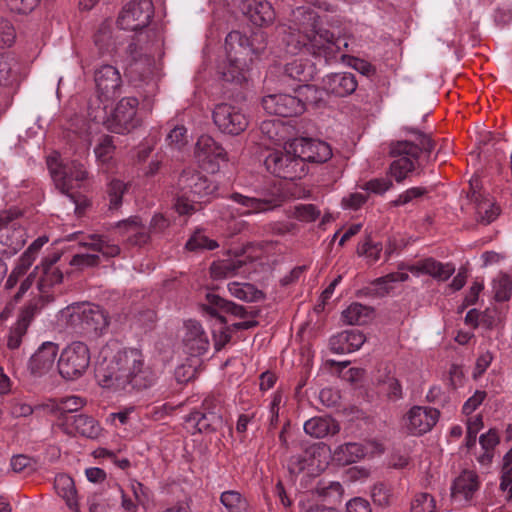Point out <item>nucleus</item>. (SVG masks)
<instances>
[{"label": "nucleus", "mask_w": 512, "mask_h": 512, "mask_svg": "<svg viewBox=\"0 0 512 512\" xmlns=\"http://www.w3.org/2000/svg\"><path fill=\"white\" fill-rule=\"evenodd\" d=\"M347 512H372L370 503L361 497H355L346 504Z\"/></svg>", "instance_id": "64"}, {"label": "nucleus", "mask_w": 512, "mask_h": 512, "mask_svg": "<svg viewBox=\"0 0 512 512\" xmlns=\"http://www.w3.org/2000/svg\"><path fill=\"white\" fill-rule=\"evenodd\" d=\"M226 3L246 15L256 26H268L275 20L274 8L267 0H226Z\"/></svg>", "instance_id": "15"}, {"label": "nucleus", "mask_w": 512, "mask_h": 512, "mask_svg": "<svg viewBox=\"0 0 512 512\" xmlns=\"http://www.w3.org/2000/svg\"><path fill=\"white\" fill-rule=\"evenodd\" d=\"M126 190L125 184L120 180H112L107 188L109 209H118L122 204V197Z\"/></svg>", "instance_id": "49"}, {"label": "nucleus", "mask_w": 512, "mask_h": 512, "mask_svg": "<svg viewBox=\"0 0 512 512\" xmlns=\"http://www.w3.org/2000/svg\"><path fill=\"white\" fill-rule=\"evenodd\" d=\"M402 131L407 135L415 136V140L391 141L389 144V155L395 160L390 164V174L396 182H403L409 173L420 166V158L423 155L429 161L432 151L435 149V141L431 133L419 128L403 126Z\"/></svg>", "instance_id": "3"}, {"label": "nucleus", "mask_w": 512, "mask_h": 512, "mask_svg": "<svg viewBox=\"0 0 512 512\" xmlns=\"http://www.w3.org/2000/svg\"><path fill=\"white\" fill-rule=\"evenodd\" d=\"M471 193L469 197L476 205V219L478 222L488 225L494 221L499 215V210L494 206V203L487 198H483L480 193L476 191L478 188V180L470 181Z\"/></svg>", "instance_id": "27"}, {"label": "nucleus", "mask_w": 512, "mask_h": 512, "mask_svg": "<svg viewBox=\"0 0 512 512\" xmlns=\"http://www.w3.org/2000/svg\"><path fill=\"white\" fill-rule=\"evenodd\" d=\"M382 249L380 242H373L368 236L363 242L358 244L357 254L366 257L368 262L372 264L380 259Z\"/></svg>", "instance_id": "42"}, {"label": "nucleus", "mask_w": 512, "mask_h": 512, "mask_svg": "<svg viewBox=\"0 0 512 512\" xmlns=\"http://www.w3.org/2000/svg\"><path fill=\"white\" fill-rule=\"evenodd\" d=\"M182 342L185 353L192 357L203 355L209 347V340L202 325L192 319L184 322Z\"/></svg>", "instance_id": "20"}, {"label": "nucleus", "mask_w": 512, "mask_h": 512, "mask_svg": "<svg viewBox=\"0 0 512 512\" xmlns=\"http://www.w3.org/2000/svg\"><path fill=\"white\" fill-rule=\"evenodd\" d=\"M371 497L374 504L381 507H387L391 503L392 492L388 485L384 483H377L372 487Z\"/></svg>", "instance_id": "51"}, {"label": "nucleus", "mask_w": 512, "mask_h": 512, "mask_svg": "<svg viewBox=\"0 0 512 512\" xmlns=\"http://www.w3.org/2000/svg\"><path fill=\"white\" fill-rule=\"evenodd\" d=\"M304 431L314 438H323L328 434L337 433L339 426L330 418L313 417L304 423Z\"/></svg>", "instance_id": "31"}, {"label": "nucleus", "mask_w": 512, "mask_h": 512, "mask_svg": "<svg viewBox=\"0 0 512 512\" xmlns=\"http://www.w3.org/2000/svg\"><path fill=\"white\" fill-rule=\"evenodd\" d=\"M294 216L299 221L312 222L320 216V210L313 204H301L295 207Z\"/></svg>", "instance_id": "55"}, {"label": "nucleus", "mask_w": 512, "mask_h": 512, "mask_svg": "<svg viewBox=\"0 0 512 512\" xmlns=\"http://www.w3.org/2000/svg\"><path fill=\"white\" fill-rule=\"evenodd\" d=\"M226 512H250L248 501L238 491H226Z\"/></svg>", "instance_id": "47"}, {"label": "nucleus", "mask_w": 512, "mask_h": 512, "mask_svg": "<svg viewBox=\"0 0 512 512\" xmlns=\"http://www.w3.org/2000/svg\"><path fill=\"white\" fill-rule=\"evenodd\" d=\"M283 33V41L291 54L304 49L326 64L343 57L340 55L342 40L322 27L318 13L310 8L298 7L293 12L292 24Z\"/></svg>", "instance_id": "1"}, {"label": "nucleus", "mask_w": 512, "mask_h": 512, "mask_svg": "<svg viewBox=\"0 0 512 512\" xmlns=\"http://www.w3.org/2000/svg\"><path fill=\"white\" fill-rule=\"evenodd\" d=\"M94 44L99 53L111 54L116 49V42L112 35V27L108 22H103L94 35Z\"/></svg>", "instance_id": "38"}, {"label": "nucleus", "mask_w": 512, "mask_h": 512, "mask_svg": "<svg viewBox=\"0 0 512 512\" xmlns=\"http://www.w3.org/2000/svg\"><path fill=\"white\" fill-rule=\"evenodd\" d=\"M60 259L58 253H53L44 258L40 266L35 267L37 275H39L37 286L41 292H46L50 287L60 284L63 280V272L55 266Z\"/></svg>", "instance_id": "24"}, {"label": "nucleus", "mask_w": 512, "mask_h": 512, "mask_svg": "<svg viewBox=\"0 0 512 512\" xmlns=\"http://www.w3.org/2000/svg\"><path fill=\"white\" fill-rule=\"evenodd\" d=\"M230 109L226 115V133L239 135L248 125L247 118L240 110H236L234 107Z\"/></svg>", "instance_id": "41"}, {"label": "nucleus", "mask_w": 512, "mask_h": 512, "mask_svg": "<svg viewBox=\"0 0 512 512\" xmlns=\"http://www.w3.org/2000/svg\"><path fill=\"white\" fill-rule=\"evenodd\" d=\"M47 166L56 188L68 197L69 201L75 205V212L80 214L86 205V200H81V195L74 190L88 176L84 165L74 160L62 165L58 162L56 156H49L47 158Z\"/></svg>", "instance_id": "5"}, {"label": "nucleus", "mask_w": 512, "mask_h": 512, "mask_svg": "<svg viewBox=\"0 0 512 512\" xmlns=\"http://www.w3.org/2000/svg\"><path fill=\"white\" fill-rule=\"evenodd\" d=\"M393 186L390 179L375 178L364 184V189L375 194H383Z\"/></svg>", "instance_id": "62"}, {"label": "nucleus", "mask_w": 512, "mask_h": 512, "mask_svg": "<svg viewBox=\"0 0 512 512\" xmlns=\"http://www.w3.org/2000/svg\"><path fill=\"white\" fill-rule=\"evenodd\" d=\"M195 156L202 169L213 174L224 161V149L211 136L202 135L196 143Z\"/></svg>", "instance_id": "16"}, {"label": "nucleus", "mask_w": 512, "mask_h": 512, "mask_svg": "<svg viewBox=\"0 0 512 512\" xmlns=\"http://www.w3.org/2000/svg\"><path fill=\"white\" fill-rule=\"evenodd\" d=\"M69 321L71 326L87 334L100 335L109 326L108 313L101 306L92 303L73 307Z\"/></svg>", "instance_id": "8"}, {"label": "nucleus", "mask_w": 512, "mask_h": 512, "mask_svg": "<svg viewBox=\"0 0 512 512\" xmlns=\"http://www.w3.org/2000/svg\"><path fill=\"white\" fill-rule=\"evenodd\" d=\"M13 59H9L5 55H0V83L11 85L16 79V73L13 69Z\"/></svg>", "instance_id": "56"}, {"label": "nucleus", "mask_w": 512, "mask_h": 512, "mask_svg": "<svg viewBox=\"0 0 512 512\" xmlns=\"http://www.w3.org/2000/svg\"><path fill=\"white\" fill-rule=\"evenodd\" d=\"M90 364V350L82 341H74L60 353L57 368L65 380H76L82 377Z\"/></svg>", "instance_id": "7"}, {"label": "nucleus", "mask_w": 512, "mask_h": 512, "mask_svg": "<svg viewBox=\"0 0 512 512\" xmlns=\"http://www.w3.org/2000/svg\"><path fill=\"white\" fill-rule=\"evenodd\" d=\"M493 289L496 301H508L512 295V279L506 274L500 275L494 280Z\"/></svg>", "instance_id": "45"}, {"label": "nucleus", "mask_w": 512, "mask_h": 512, "mask_svg": "<svg viewBox=\"0 0 512 512\" xmlns=\"http://www.w3.org/2000/svg\"><path fill=\"white\" fill-rule=\"evenodd\" d=\"M324 90L337 97H345L357 89L358 81L350 72H338L326 75L322 79Z\"/></svg>", "instance_id": "23"}, {"label": "nucleus", "mask_w": 512, "mask_h": 512, "mask_svg": "<svg viewBox=\"0 0 512 512\" xmlns=\"http://www.w3.org/2000/svg\"><path fill=\"white\" fill-rule=\"evenodd\" d=\"M131 61L126 68V74L135 84L148 82L152 75L153 59L140 51L135 42H131L126 49Z\"/></svg>", "instance_id": "18"}, {"label": "nucleus", "mask_w": 512, "mask_h": 512, "mask_svg": "<svg viewBox=\"0 0 512 512\" xmlns=\"http://www.w3.org/2000/svg\"><path fill=\"white\" fill-rule=\"evenodd\" d=\"M264 40V33L260 31L251 37L239 30L226 35V82L241 85L248 80L253 55L264 50Z\"/></svg>", "instance_id": "4"}, {"label": "nucleus", "mask_w": 512, "mask_h": 512, "mask_svg": "<svg viewBox=\"0 0 512 512\" xmlns=\"http://www.w3.org/2000/svg\"><path fill=\"white\" fill-rule=\"evenodd\" d=\"M58 351V344L43 342L28 361L30 374L36 378L46 375L53 368Z\"/></svg>", "instance_id": "19"}, {"label": "nucleus", "mask_w": 512, "mask_h": 512, "mask_svg": "<svg viewBox=\"0 0 512 512\" xmlns=\"http://www.w3.org/2000/svg\"><path fill=\"white\" fill-rule=\"evenodd\" d=\"M284 73L291 79L299 82L308 81L310 78V72L306 67V64L301 59H295L285 65Z\"/></svg>", "instance_id": "46"}, {"label": "nucleus", "mask_w": 512, "mask_h": 512, "mask_svg": "<svg viewBox=\"0 0 512 512\" xmlns=\"http://www.w3.org/2000/svg\"><path fill=\"white\" fill-rule=\"evenodd\" d=\"M221 406L214 404L213 400L205 399L202 410L190 412L185 421L187 425L197 432L216 431L223 425Z\"/></svg>", "instance_id": "14"}, {"label": "nucleus", "mask_w": 512, "mask_h": 512, "mask_svg": "<svg viewBox=\"0 0 512 512\" xmlns=\"http://www.w3.org/2000/svg\"><path fill=\"white\" fill-rule=\"evenodd\" d=\"M61 427L67 435L78 434L85 438L95 439L101 434L98 421L87 414L65 417Z\"/></svg>", "instance_id": "22"}, {"label": "nucleus", "mask_w": 512, "mask_h": 512, "mask_svg": "<svg viewBox=\"0 0 512 512\" xmlns=\"http://www.w3.org/2000/svg\"><path fill=\"white\" fill-rule=\"evenodd\" d=\"M176 211L181 214H191L204 197L214 191V186L208 183L206 177L192 169H184L177 181Z\"/></svg>", "instance_id": "6"}, {"label": "nucleus", "mask_w": 512, "mask_h": 512, "mask_svg": "<svg viewBox=\"0 0 512 512\" xmlns=\"http://www.w3.org/2000/svg\"><path fill=\"white\" fill-rule=\"evenodd\" d=\"M411 512H436L435 499L428 493L417 494L411 504Z\"/></svg>", "instance_id": "52"}, {"label": "nucleus", "mask_w": 512, "mask_h": 512, "mask_svg": "<svg viewBox=\"0 0 512 512\" xmlns=\"http://www.w3.org/2000/svg\"><path fill=\"white\" fill-rule=\"evenodd\" d=\"M253 259L246 254L245 250L240 252H226V278L234 275L249 274L252 269Z\"/></svg>", "instance_id": "30"}, {"label": "nucleus", "mask_w": 512, "mask_h": 512, "mask_svg": "<svg viewBox=\"0 0 512 512\" xmlns=\"http://www.w3.org/2000/svg\"><path fill=\"white\" fill-rule=\"evenodd\" d=\"M219 244L212 239H209L201 231H196L187 241L185 247L190 251H203L213 250L217 248Z\"/></svg>", "instance_id": "43"}, {"label": "nucleus", "mask_w": 512, "mask_h": 512, "mask_svg": "<svg viewBox=\"0 0 512 512\" xmlns=\"http://www.w3.org/2000/svg\"><path fill=\"white\" fill-rule=\"evenodd\" d=\"M187 129L184 126L174 127L166 137L168 145L180 149L187 143Z\"/></svg>", "instance_id": "60"}, {"label": "nucleus", "mask_w": 512, "mask_h": 512, "mask_svg": "<svg viewBox=\"0 0 512 512\" xmlns=\"http://www.w3.org/2000/svg\"><path fill=\"white\" fill-rule=\"evenodd\" d=\"M121 234L129 244L142 246L150 240V234L137 216L130 217L117 223Z\"/></svg>", "instance_id": "29"}, {"label": "nucleus", "mask_w": 512, "mask_h": 512, "mask_svg": "<svg viewBox=\"0 0 512 512\" xmlns=\"http://www.w3.org/2000/svg\"><path fill=\"white\" fill-rule=\"evenodd\" d=\"M28 327L25 326V324H20L16 322L10 329L8 339H7V346L9 349H17L20 347L22 343V338L27 333Z\"/></svg>", "instance_id": "57"}, {"label": "nucleus", "mask_w": 512, "mask_h": 512, "mask_svg": "<svg viewBox=\"0 0 512 512\" xmlns=\"http://www.w3.org/2000/svg\"><path fill=\"white\" fill-rule=\"evenodd\" d=\"M409 279V275L403 272H392L385 276L377 278L373 284L378 286L381 293H389L392 290V283L405 282Z\"/></svg>", "instance_id": "50"}, {"label": "nucleus", "mask_w": 512, "mask_h": 512, "mask_svg": "<svg viewBox=\"0 0 512 512\" xmlns=\"http://www.w3.org/2000/svg\"><path fill=\"white\" fill-rule=\"evenodd\" d=\"M479 443L484 451H493L499 443L497 430L492 428L488 432L480 435Z\"/></svg>", "instance_id": "63"}, {"label": "nucleus", "mask_w": 512, "mask_h": 512, "mask_svg": "<svg viewBox=\"0 0 512 512\" xmlns=\"http://www.w3.org/2000/svg\"><path fill=\"white\" fill-rule=\"evenodd\" d=\"M85 405V400L79 396H69L62 398L54 407V411L58 414L60 426L64 421L65 417L75 416L72 414L77 412Z\"/></svg>", "instance_id": "40"}, {"label": "nucleus", "mask_w": 512, "mask_h": 512, "mask_svg": "<svg viewBox=\"0 0 512 512\" xmlns=\"http://www.w3.org/2000/svg\"><path fill=\"white\" fill-rule=\"evenodd\" d=\"M89 241L80 242V245L90 249L93 252L101 253L106 258H112L120 253V247L109 243L107 239L98 234H92L88 237Z\"/></svg>", "instance_id": "34"}, {"label": "nucleus", "mask_w": 512, "mask_h": 512, "mask_svg": "<svg viewBox=\"0 0 512 512\" xmlns=\"http://www.w3.org/2000/svg\"><path fill=\"white\" fill-rule=\"evenodd\" d=\"M94 81L102 102L111 101L122 93L123 80L119 70L109 64L98 67L94 72Z\"/></svg>", "instance_id": "13"}, {"label": "nucleus", "mask_w": 512, "mask_h": 512, "mask_svg": "<svg viewBox=\"0 0 512 512\" xmlns=\"http://www.w3.org/2000/svg\"><path fill=\"white\" fill-rule=\"evenodd\" d=\"M372 314V308L360 303H352L342 312V319L348 325H364L371 320Z\"/></svg>", "instance_id": "35"}, {"label": "nucleus", "mask_w": 512, "mask_h": 512, "mask_svg": "<svg viewBox=\"0 0 512 512\" xmlns=\"http://www.w3.org/2000/svg\"><path fill=\"white\" fill-rule=\"evenodd\" d=\"M264 165L271 174L283 179L294 180L306 174L305 165L291 149L271 152L265 158Z\"/></svg>", "instance_id": "9"}, {"label": "nucleus", "mask_w": 512, "mask_h": 512, "mask_svg": "<svg viewBox=\"0 0 512 512\" xmlns=\"http://www.w3.org/2000/svg\"><path fill=\"white\" fill-rule=\"evenodd\" d=\"M439 415L435 408L413 406L406 414V427L413 435L425 434L436 425Z\"/></svg>", "instance_id": "21"}, {"label": "nucleus", "mask_w": 512, "mask_h": 512, "mask_svg": "<svg viewBox=\"0 0 512 512\" xmlns=\"http://www.w3.org/2000/svg\"><path fill=\"white\" fill-rule=\"evenodd\" d=\"M54 487L58 495L65 500L67 506L78 512L77 492L73 479L65 474L58 475L55 478Z\"/></svg>", "instance_id": "32"}, {"label": "nucleus", "mask_w": 512, "mask_h": 512, "mask_svg": "<svg viewBox=\"0 0 512 512\" xmlns=\"http://www.w3.org/2000/svg\"><path fill=\"white\" fill-rule=\"evenodd\" d=\"M15 30L12 24L0 16V47L11 46L15 40Z\"/></svg>", "instance_id": "59"}, {"label": "nucleus", "mask_w": 512, "mask_h": 512, "mask_svg": "<svg viewBox=\"0 0 512 512\" xmlns=\"http://www.w3.org/2000/svg\"><path fill=\"white\" fill-rule=\"evenodd\" d=\"M424 273L438 281L448 280L455 272V266L452 263H442L432 257L424 259Z\"/></svg>", "instance_id": "37"}, {"label": "nucleus", "mask_w": 512, "mask_h": 512, "mask_svg": "<svg viewBox=\"0 0 512 512\" xmlns=\"http://www.w3.org/2000/svg\"><path fill=\"white\" fill-rule=\"evenodd\" d=\"M207 303L203 304V310L213 319H216L219 322L218 330H214V336L216 337V333H218L219 338L215 339V348L216 350H221L224 346V299L214 292H208L206 294Z\"/></svg>", "instance_id": "28"}, {"label": "nucleus", "mask_w": 512, "mask_h": 512, "mask_svg": "<svg viewBox=\"0 0 512 512\" xmlns=\"http://www.w3.org/2000/svg\"><path fill=\"white\" fill-rule=\"evenodd\" d=\"M154 14L151 0H132L121 10L117 24L123 30L136 31L148 26Z\"/></svg>", "instance_id": "10"}, {"label": "nucleus", "mask_w": 512, "mask_h": 512, "mask_svg": "<svg viewBox=\"0 0 512 512\" xmlns=\"http://www.w3.org/2000/svg\"><path fill=\"white\" fill-rule=\"evenodd\" d=\"M100 263V257L96 252L76 254L70 260V265L84 269L86 267H95Z\"/></svg>", "instance_id": "54"}, {"label": "nucleus", "mask_w": 512, "mask_h": 512, "mask_svg": "<svg viewBox=\"0 0 512 512\" xmlns=\"http://www.w3.org/2000/svg\"><path fill=\"white\" fill-rule=\"evenodd\" d=\"M365 448L362 444L349 442L339 445L334 451V459L342 464L348 465L357 462L365 456Z\"/></svg>", "instance_id": "33"}, {"label": "nucleus", "mask_w": 512, "mask_h": 512, "mask_svg": "<svg viewBox=\"0 0 512 512\" xmlns=\"http://www.w3.org/2000/svg\"><path fill=\"white\" fill-rule=\"evenodd\" d=\"M366 341L365 335L357 330H345L330 338L329 345L332 352L346 354L354 352Z\"/></svg>", "instance_id": "25"}, {"label": "nucleus", "mask_w": 512, "mask_h": 512, "mask_svg": "<svg viewBox=\"0 0 512 512\" xmlns=\"http://www.w3.org/2000/svg\"><path fill=\"white\" fill-rule=\"evenodd\" d=\"M479 489L476 472L464 470L453 482L451 496L455 501H469Z\"/></svg>", "instance_id": "26"}, {"label": "nucleus", "mask_w": 512, "mask_h": 512, "mask_svg": "<svg viewBox=\"0 0 512 512\" xmlns=\"http://www.w3.org/2000/svg\"><path fill=\"white\" fill-rule=\"evenodd\" d=\"M95 376L103 388L127 392L150 388L156 381L155 373L136 348L118 350L109 361L99 363Z\"/></svg>", "instance_id": "2"}, {"label": "nucleus", "mask_w": 512, "mask_h": 512, "mask_svg": "<svg viewBox=\"0 0 512 512\" xmlns=\"http://www.w3.org/2000/svg\"><path fill=\"white\" fill-rule=\"evenodd\" d=\"M487 393L483 390H476L474 394L466 400L462 407V413L466 416L471 415L485 400Z\"/></svg>", "instance_id": "61"}, {"label": "nucleus", "mask_w": 512, "mask_h": 512, "mask_svg": "<svg viewBox=\"0 0 512 512\" xmlns=\"http://www.w3.org/2000/svg\"><path fill=\"white\" fill-rule=\"evenodd\" d=\"M231 199L237 203H240L246 208L242 214L266 212L276 207L271 199L247 197L239 193H233L231 195Z\"/></svg>", "instance_id": "36"}, {"label": "nucleus", "mask_w": 512, "mask_h": 512, "mask_svg": "<svg viewBox=\"0 0 512 512\" xmlns=\"http://www.w3.org/2000/svg\"><path fill=\"white\" fill-rule=\"evenodd\" d=\"M429 190L425 187H412L401 193L395 200L391 202L392 206H402L410 203L414 199L420 198L427 194Z\"/></svg>", "instance_id": "53"}, {"label": "nucleus", "mask_w": 512, "mask_h": 512, "mask_svg": "<svg viewBox=\"0 0 512 512\" xmlns=\"http://www.w3.org/2000/svg\"><path fill=\"white\" fill-rule=\"evenodd\" d=\"M114 150L115 145L113 137L104 135L100 138L99 143L94 148V153L99 161L106 163L112 158Z\"/></svg>", "instance_id": "48"}, {"label": "nucleus", "mask_w": 512, "mask_h": 512, "mask_svg": "<svg viewBox=\"0 0 512 512\" xmlns=\"http://www.w3.org/2000/svg\"><path fill=\"white\" fill-rule=\"evenodd\" d=\"M228 290L232 296L246 302H255L265 298L264 293L250 283L231 282L228 284Z\"/></svg>", "instance_id": "39"}, {"label": "nucleus", "mask_w": 512, "mask_h": 512, "mask_svg": "<svg viewBox=\"0 0 512 512\" xmlns=\"http://www.w3.org/2000/svg\"><path fill=\"white\" fill-rule=\"evenodd\" d=\"M262 106L271 115L294 117L305 111V103L290 94H271L263 97Z\"/></svg>", "instance_id": "17"}, {"label": "nucleus", "mask_w": 512, "mask_h": 512, "mask_svg": "<svg viewBox=\"0 0 512 512\" xmlns=\"http://www.w3.org/2000/svg\"><path fill=\"white\" fill-rule=\"evenodd\" d=\"M289 149L305 162L324 163L332 157L330 145L324 141L311 138H296L289 144Z\"/></svg>", "instance_id": "12"}, {"label": "nucleus", "mask_w": 512, "mask_h": 512, "mask_svg": "<svg viewBox=\"0 0 512 512\" xmlns=\"http://www.w3.org/2000/svg\"><path fill=\"white\" fill-rule=\"evenodd\" d=\"M40 0H5L7 7L18 14H28L38 5Z\"/></svg>", "instance_id": "58"}, {"label": "nucleus", "mask_w": 512, "mask_h": 512, "mask_svg": "<svg viewBox=\"0 0 512 512\" xmlns=\"http://www.w3.org/2000/svg\"><path fill=\"white\" fill-rule=\"evenodd\" d=\"M316 493L324 498L332 499L334 501L340 500L343 495V487L337 481L321 480L316 486Z\"/></svg>", "instance_id": "44"}, {"label": "nucleus", "mask_w": 512, "mask_h": 512, "mask_svg": "<svg viewBox=\"0 0 512 512\" xmlns=\"http://www.w3.org/2000/svg\"><path fill=\"white\" fill-rule=\"evenodd\" d=\"M139 102L135 97L122 98L108 121V129L117 134L129 133L139 125L136 117Z\"/></svg>", "instance_id": "11"}]
</instances>
